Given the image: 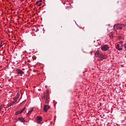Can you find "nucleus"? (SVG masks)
<instances>
[{"instance_id":"nucleus-12","label":"nucleus","mask_w":126,"mask_h":126,"mask_svg":"<svg viewBox=\"0 0 126 126\" xmlns=\"http://www.w3.org/2000/svg\"><path fill=\"white\" fill-rule=\"evenodd\" d=\"M36 4H37L38 6H40V5H42V3L40 2V1H37L36 2Z\"/></svg>"},{"instance_id":"nucleus-20","label":"nucleus","mask_w":126,"mask_h":126,"mask_svg":"<svg viewBox=\"0 0 126 126\" xmlns=\"http://www.w3.org/2000/svg\"><path fill=\"white\" fill-rule=\"evenodd\" d=\"M0 47H2V45H0Z\"/></svg>"},{"instance_id":"nucleus-22","label":"nucleus","mask_w":126,"mask_h":126,"mask_svg":"<svg viewBox=\"0 0 126 126\" xmlns=\"http://www.w3.org/2000/svg\"><path fill=\"white\" fill-rule=\"evenodd\" d=\"M37 31H38V29H37Z\"/></svg>"},{"instance_id":"nucleus-9","label":"nucleus","mask_w":126,"mask_h":126,"mask_svg":"<svg viewBox=\"0 0 126 126\" xmlns=\"http://www.w3.org/2000/svg\"><path fill=\"white\" fill-rule=\"evenodd\" d=\"M37 121L40 123V122H42V117L41 116H38L37 117Z\"/></svg>"},{"instance_id":"nucleus-11","label":"nucleus","mask_w":126,"mask_h":126,"mask_svg":"<svg viewBox=\"0 0 126 126\" xmlns=\"http://www.w3.org/2000/svg\"><path fill=\"white\" fill-rule=\"evenodd\" d=\"M33 108H32L30 111L28 112V113L27 114V116H29L30 115H31V113L33 112Z\"/></svg>"},{"instance_id":"nucleus-1","label":"nucleus","mask_w":126,"mask_h":126,"mask_svg":"<svg viewBox=\"0 0 126 126\" xmlns=\"http://www.w3.org/2000/svg\"><path fill=\"white\" fill-rule=\"evenodd\" d=\"M95 57H99L100 58V60H104V59H105V56L103 54H102L99 51H97L95 53Z\"/></svg>"},{"instance_id":"nucleus-18","label":"nucleus","mask_w":126,"mask_h":126,"mask_svg":"<svg viewBox=\"0 0 126 126\" xmlns=\"http://www.w3.org/2000/svg\"><path fill=\"white\" fill-rule=\"evenodd\" d=\"M120 43H121V44H123V43H124V41H120Z\"/></svg>"},{"instance_id":"nucleus-14","label":"nucleus","mask_w":126,"mask_h":126,"mask_svg":"<svg viewBox=\"0 0 126 126\" xmlns=\"http://www.w3.org/2000/svg\"><path fill=\"white\" fill-rule=\"evenodd\" d=\"M113 33H110V34H109V37H110V38L111 39L113 38Z\"/></svg>"},{"instance_id":"nucleus-10","label":"nucleus","mask_w":126,"mask_h":126,"mask_svg":"<svg viewBox=\"0 0 126 126\" xmlns=\"http://www.w3.org/2000/svg\"><path fill=\"white\" fill-rule=\"evenodd\" d=\"M19 96H20V94H19V93H17L16 96L14 98V100H15L16 99H18V98H19Z\"/></svg>"},{"instance_id":"nucleus-5","label":"nucleus","mask_w":126,"mask_h":126,"mask_svg":"<svg viewBox=\"0 0 126 126\" xmlns=\"http://www.w3.org/2000/svg\"><path fill=\"white\" fill-rule=\"evenodd\" d=\"M116 49H117V50H118V51H123V48L120 47V45L119 44L116 46Z\"/></svg>"},{"instance_id":"nucleus-21","label":"nucleus","mask_w":126,"mask_h":126,"mask_svg":"<svg viewBox=\"0 0 126 126\" xmlns=\"http://www.w3.org/2000/svg\"><path fill=\"white\" fill-rule=\"evenodd\" d=\"M40 1V2H42V0H40V1Z\"/></svg>"},{"instance_id":"nucleus-8","label":"nucleus","mask_w":126,"mask_h":126,"mask_svg":"<svg viewBox=\"0 0 126 126\" xmlns=\"http://www.w3.org/2000/svg\"><path fill=\"white\" fill-rule=\"evenodd\" d=\"M49 98V92L47 90V94H46V103H49V100L48 99Z\"/></svg>"},{"instance_id":"nucleus-4","label":"nucleus","mask_w":126,"mask_h":126,"mask_svg":"<svg viewBox=\"0 0 126 126\" xmlns=\"http://www.w3.org/2000/svg\"><path fill=\"white\" fill-rule=\"evenodd\" d=\"M49 109H50V106L49 105H45L43 108V111L44 112H47Z\"/></svg>"},{"instance_id":"nucleus-7","label":"nucleus","mask_w":126,"mask_h":126,"mask_svg":"<svg viewBox=\"0 0 126 126\" xmlns=\"http://www.w3.org/2000/svg\"><path fill=\"white\" fill-rule=\"evenodd\" d=\"M16 71H17V72L18 73H19V74H24V72L22 70H20V69H17V70H16Z\"/></svg>"},{"instance_id":"nucleus-15","label":"nucleus","mask_w":126,"mask_h":126,"mask_svg":"<svg viewBox=\"0 0 126 126\" xmlns=\"http://www.w3.org/2000/svg\"><path fill=\"white\" fill-rule=\"evenodd\" d=\"M25 109H26V107H24L22 109L20 110L21 112L22 113L25 110Z\"/></svg>"},{"instance_id":"nucleus-17","label":"nucleus","mask_w":126,"mask_h":126,"mask_svg":"<svg viewBox=\"0 0 126 126\" xmlns=\"http://www.w3.org/2000/svg\"><path fill=\"white\" fill-rule=\"evenodd\" d=\"M3 107H2V106H0V112H1V110H2V108H3Z\"/></svg>"},{"instance_id":"nucleus-13","label":"nucleus","mask_w":126,"mask_h":126,"mask_svg":"<svg viewBox=\"0 0 126 126\" xmlns=\"http://www.w3.org/2000/svg\"><path fill=\"white\" fill-rule=\"evenodd\" d=\"M21 113L22 112L21 110L18 111L16 112V115H20V114H21Z\"/></svg>"},{"instance_id":"nucleus-2","label":"nucleus","mask_w":126,"mask_h":126,"mask_svg":"<svg viewBox=\"0 0 126 126\" xmlns=\"http://www.w3.org/2000/svg\"><path fill=\"white\" fill-rule=\"evenodd\" d=\"M100 48L101 50H102V51H103L104 52H106L108 51L109 49H110V47H109V45L107 44L102 45Z\"/></svg>"},{"instance_id":"nucleus-19","label":"nucleus","mask_w":126,"mask_h":126,"mask_svg":"<svg viewBox=\"0 0 126 126\" xmlns=\"http://www.w3.org/2000/svg\"><path fill=\"white\" fill-rule=\"evenodd\" d=\"M121 47H124V45L121 44Z\"/></svg>"},{"instance_id":"nucleus-3","label":"nucleus","mask_w":126,"mask_h":126,"mask_svg":"<svg viewBox=\"0 0 126 126\" xmlns=\"http://www.w3.org/2000/svg\"><path fill=\"white\" fill-rule=\"evenodd\" d=\"M116 29H118V30H121V29H123L124 27H126V25H124V24H119L116 26Z\"/></svg>"},{"instance_id":"nucleus-23","label":"nucleus","mask_w":126,"mask_h":126,"mask_svg":"<svg viewBox=\"0 0 126 126\" xmlns=\"http://www.w3.org/2000/svg\"><path fill=\"white\" fill-rule=\"evenodd\" d=\"M37 31H38V29H37Z\"/></svg>"},{"instance_id":"nucleus-6","label":"nucleus","mask_w":126,"mask_h":126,"mask_svg":"<svg viewBox=\"0 0 126 126\" xmlns=\"http://www.w3.org/2000/svg\"><path fill=\"white\" fill-rule=\"evenodd\" d=\"M18 120L19 121H20V122H21L22 123H25V120L22 117H19L18 118Z\"/></svg>"},{"instance_id":"nucleus-16","label":"nucleus","mask_w":126,"mask_h":126,"mask_svg":"<svg viewBox=\"0 0 126 126\" xmlns=\"http://www.w3.org/2000/svg\"><path fill=\"white\" fill-rule=\"evenodd\" d=\"M12 105H13V102L10 103V104L7 107V108H8L9 107H11V106H12Z\"/></svg>"}]
</instances>
